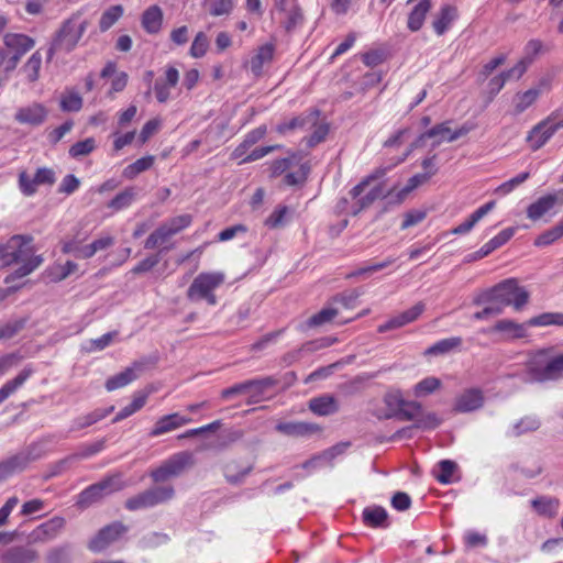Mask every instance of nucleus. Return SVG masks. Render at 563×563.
Returning <instances> with one entry per match:
<instances>
[{
  "instance_id": "bb28decb",
  "label": "nucleus",
  "mask_w": 563,
  "mask_h": 563,
  "mask_svg": "<svg viewBox=\"0 0 563 563\" xmlns=\"http://www.w3.org/2000/svg\"><path fill=\"white\" fill-rule=\"evenodd\" d=\"M33 373V367L27 365L13 379L8 380L0 388V404L9 398L19 387H21Z\"/></svg>"
},
{
  "instance_id": "2eb2a0df",
  "label": "nucleus",
  "mask_w": 563,
  "mask_h": 563,
  "mask_svg": "<svg viewBox=\"0 0 563 563\" xmlns=\"http://www.w3.org/2000/svg\"><path fill=\"white\" fill-rule=\"evenodd\" d=\"M276 430L285 435L299 438L320 432L321 428L317 423L303 421H288L277 423Z\"/></svg>"
},
{
  "instance_id": "58836bf2",
  "label": "nucleus",
  "mask_w": 563,
  "mask_h": 563,
  "mask_svg": "<svg viewBox=\"0 0 563 563\" xmlns=\"http://www.w3.org/2000/svg\"><path fill=\"white\" fill-rule=\"evenodd\" d=\"M136 195L137 191L134 187H128L108 202V208L114 211H120L124 208H128L133 202Z\"/></svg>"
},
{
  "instance_id": "b1692460",
  "label": "nucleus",
  "mask_w": 563,
  "mask_h": 563,
  "mask_svg": "<svg viewBox=\"0 0 563 563\" xmlns=\"http://www.w3.org/2000/svg\"><path fill=\"white\" fill-rule=\"evenodd\" d=\"M275 46L272 43H266L258 47L255 55L249 62L250 69L255 77H260L263 73V66L273 60Z\"/></svg>"
},
{
  "instance_id": "f3484780",
  "label": "nucleus",
  "mask_w": 563,
  "mask_h": 563,
  "mask_svg": "<svg viewBox=\"0 0 563 563\" xmlns=\"http://www.w3.org/2000/svg\"><path fill=\"white\" fill-rule=\"evenodd\" d=\"M3 43L12 55L19 56V58H22V56L35 45L34 38L20 33H7L3 36Z\"/></svg>"
},
{
  "instance_id": "680f3d73",
  "label": "nucleus",
  "mask_w": 563,
  "mask_h": 563,
  "mask_svg": "<svg viewBox=\"0 0 563 563\" xmlns=\"http://www.w3.org/2000/svg\"><path fill=\"white\" fill-rule=\"evenodd\" d=\"M60 108L63 111L77 112L82 108V99L77 92H69L63 96Z\"/></svg>"
},
{
  "instance_id": "a878e982",
  "label": "nucleus",
  "mask_w": 563,
  "mask_h": 563,
  "mask_svg": "<svg viewBox=\"0 0 563 563\" xmlns=\"http://www.w3.org/2000/svg\"><path fill=\"white\" fill-rule=\"evenodd\" d=\"M560 200L558 194H549L539 198L527 209V216L531 220H538L548 211H550Z\"/></svg>"
},
{
  "instance_id": "20e7f679",
  "label": "nucleus",
  "mask_w": 563,
  "mask_h": 563,
  "mask_svg": "<svg viewBox=\"0 0 563 563\" xmlns=\"http://www.w3.org/2000/svg\"><path fill=\"white\" fill-rule=\"evenodd\" d=\"M196 463L195 455L189 451H181L173 454L159 466L150 472V477L156 484L165 483L170 478L178 477Z\"/></svg>"
},
{
  "instance_id": "9b49d317",
  "label": "nucleus",
  "mask_w": 563,
  "mask_h": 563,
  "mask_svg": "<svg viewBox=\"0 0 563 563\" xmlns=\"http://www.w3.org/2000/svg\"><path fill=\"white\" fill-rule=\"evenodd\" d=\"M551 354L552 349H543L530 355L527 362V369L533 380L540 383L547 382V367L550 364Z\"/></svg>"
},
{
  "instance_id": "338daca9",
  "label": "nucleus",
  "mask_w": 563,
  "mask_h": 563,
  "mask_svg": "<svg viewBox=\"0 0 563 563\" xmlns=\"http://www.w3.org/2000/svg\"><path fill=\"white\" fill-rule=\"evenodd\" d=\"M25 318L8 322L0 329V340L13 338L25 327Z\"/></svg>"
},
{
  "instance_id": "864d4df0",
  "label": "nucleus",
  "mask_w": 563,
  "mask_h": 563,
  "mask_svg": "<svg viewBox=\"0 0 563 563\" xmlns=\"http://www.w3.org/2000/svg\"><path fill=\"white\" fill-rule=\"evenodd\" d=\"M561 236H563V219L556 225L540 234L534 244L537 246L549 245Z\"/></svg>"
},
{
  "instance_id": "dca6fc26",
  "label": "nucleus",
  "mask_w": 563,
  "mask_h": 563,
  "mask_svg": "<svg viewBox=\"0 0 563 563\" xmlns=\"http://www.w3.org/2000/svg\"><path fill=\"white\" fill-rule=\"evenodd\" d=\"M47 117L46 108L41 103H32L30 106L20 108L14 119L21 124L40 125Z\"/></svg>"
},
{
  "instance_id": "1a4fd4ad",
  "label": "nucleus",
  "mask_w": 563,
  "mask_h": 563,
  "mask_svg": "<svg viewBox=\"0 0 563 563\" xmlns=\"http://www.w3.org/2000/svg\"><path fill=\"white\" fill-rule=\"evenodd\" d=\"M254 461L238 457L231 459L223 465V476L231 485H241L254 470Z\"/></svg>"
},
{
  "instance_id": "aec40b11",
  "label": "nucleus",
  "mask_w": 563,
  "mask_h": 563,
  "mask_svg": "<svg viewBox=\"0 0 563 563\" xmlns=\"http://www.w3.org/2000/svg\"><path fill=\"white\" fill-rule=\"evenodd\" d=\"M514 234V228H507L503 230L495 238L485 243L477 252L471 254L467 258V262L477 261L489 255L493 251L507 243Z\"/></svg>"
},
{
  "instance_id": "052dcab7",
  "label": "nucleus",
  "mask_w": 563,
  "mask_h": 563,
  "mask_svg": "<svg viewBox=\"0 0 563 563\" xmlns=\"http://www.w3.org/2000/svg\"><path fill=\"white\" fill-rule=\"evenodd\" d=\"M310 173V166L308 163H303L300 165L299 169L294 173H288L285 175V184L289 186H296L303 184L307 179L308 174Z\"/></svg>"
},
{
  "instance_id": "c9c22d12",
  "label": "nucleus",
  "mask_w": 563,
  "mask_h": 563,
  "mask_svg": "<svg viewBox=\"0 0 563 563\" xmlns=\"http://www.w3.org/2000/svg\"><path fill=\"white\" fill-rule=\"evenodd\" d=\"M431 9L430 0H421L410 12L408 18V27L412 32L421 29L427 13Z\"/></svg>"
},
{
  "instance_id": "a211bd4d",
  "label": "nucleus",
  "mask_w": 563,
  "mask_h": 563,
  "mask_svg": "<svg viewBox=\"0 0 563 563\" xmlns=\"http://www.w3.org/2000/svg\"><path fill=\"white\" fill-rule=\"evenodd\" d=\"M65 519L63 517H53L52 519L40 525L32 533L35 542H46L58 536L65 527Z\"/></svg>"
},
{
  "instance_id": "f704fd0d",
  "label": "nucleus",
  "mask_w": 563,
  "mask_h": 563,
  "mask_svg": "<svg viewBox=\"0 0 563 563\" xmlns=\"http://www.w3.org/2000/svg\"><path fill=\"white\" fill-rule=\"evenodd\" d=\"M319 110H312L306 117H296L291 119L289 122L282 123L277 126V132L280 134L286 133L287 131L295 130L297 128H303L306 125L316 126L319 118Z\"/></svg>"
},
{
  "instance_id": "393cba45",
  "label": "nucleus",
  "mask_w": 563,
  "mask_h": 563,
  "mask_svg": "<svg viewBox=\"0 0 563 563\" xmlns=\"http://www.w3.org/2000/svg\"><path fill=\"white\" fill-rule=\"evenodd\" d=\"M532 509L541 517L554 518L559 514L560 500L550 496H538L531 500Z\"/></svg>"
},
{
  "instance_id": "4468645a",
  "label": "nucleus",
  "mask_w": 563,
  "mask_h": 563,
  "mask_svg": "<svg viewBox=\"0 0 563 563\" xmlns=\"http://www.w3.org/2000/svg\"><path fill=\"white\" fill-rule=\"evenodd\" d=\"M179 80V73L178 70L169 66L165 71V78H158L156 79L154 84V92L156 96V99L161 103H165L169 97H170V88L176 87Z\"/></svg>"
},
{
  "instance_id": "4be33fe9",
  "label": "nucleus",
  "mask_w": 563,
  "mask_h": 563,
  "mask_svg": "<svg viewBox=\"0 0 563 563\" xmlns=\"http://www.w3.org/2000/svg\"><path fill=\"white\" fill-rule=\"evenodd\" d=\"M493 332L503 334L504 340H516L527 336V330L525 324L515 322L509 319H503L495 323L492 328Z\"/></svg>"
},
{
  "instance_id": "c756f323",
  "label": "nucleus",
  "mask_w": 563,
  "mask_h": 563,
  "mask_svg": "<svg viewBox=\"0 0 563 563\" xmlns=\"http://www.w3.org/2000/svg\"><path fill=\"white\" fill-rule=\"evenodd\" d=\"M363 521L372 528H386L388 527V515L380 506L367 507L363 510Z\"/></svg>"
},
{
  "instance_id": "c85d7f7f",
  "label": "nucleus",
  "mask_w": 563,
  "mask_h": 563,
  "mask_svg": "<svg viewBox=\"0 0 563 563\" xmlns=\"http://www.w3.org/2000/svg\"><path fill=\"white\" fill-rule=\"evenodd\" d=\"M266 126L261 125L251 132H249L243 140V142L235 147V150L232 152L231 156L234 159H238L246 154V152L258 141H261L265 134H266Z\"/></svg>"
},
{
  "instance_id": "13d9d810",
  "label": "nucleus",
  "mask_w": 563,
  "mask_h": 563,
  "mask_svg": "<svg viewBox=\"0 0 563 563\" xmlns=\"http://www.w3.org/2000/svg\"><path fill=\"white\" fill-rule=\"evenodd\" d=\"M440 386H441V380L439 378L427 377V378L422 379L421 382H419L415 386V395L417 397L427 396V395L435 391L437 389H439Z\"/></svg>"
},
{
  "instance_id": "3c124183",
  "label": "nucleus",
  "mask_w": 563,
  "mask_h": 563,
  "mask_svg": "<svg viewBox=\"0 0 563 563\" xmlns=\"http://www.w3.org/2000/svg\"><path fill=\"white\" fill-rule=\"evenodd\" d=\"M276 383V379H274L273 377L246 380V384H252L251 386H249L247 395H250L253 398H256L264 394V391L267 390L268 388L275 386Z\"/></svg>"
},
{
  "instance_id": "5fc2aeb1",
  "label": "nucleus",
  "mask_w": 563,
  "mask_h": 563,
  "mask_svg": "<svg viewBox=\"0 0 563 563\" xmlns=\"http://www.w3.org/2000/svg\"><path fill=\"white\" fill-rule=\"evenodd\" d=\"M547 382L563 378V353L554 354L552 352L550 364L548 365Z\"/></svg>"
},
{
  "instance_id": "6e6d98bb",
  "label": "nucleus",
  "mask_w": 563,
  "mask_h": 563,
  "mask_svg": "<svg viewBox=\"0 0 563 563\" xmlns=\"http://www.w3.org/2000/svg\"><path fill=\"white\" fill-rule=\"evenodd\" d=\"M173 249V245L163 247L157 254L147 256L143 261H141L136 266H134L131 271V273L139 275L146 272H150L152 268H154L161 261L159 254L164 251H168Z\"/></svg>"
},
{
  "instance_id": "8fccbe9b",
  "label": "nucleus",
  "mask_w": 563,
  "mask_h": 563,
  "mask_svg": "<svg viewBox=\"0 0 563 563\" xmlns=\"http://www.w3.org/2000/svg\"><path fill=\"white\" fill-rule=\"evenodd\" d=\"M338 313L339 310L335 308H323L318 313L311 316L308 319L307 324L310 328L323 325L325 323L331 322L338 316Z\"/></svg>"
},
{
  "instance_id": "2f4dec72",
  "label": "nucleus",
  "mask_w": 563,
  "mask_h": 563,
  "mask_svg": "<svg viewBox=\"0 0 563 563\" xmlns=\"http://www.w3.org/2000/svg\"><path fill=\"white\" fill-rule=\"evenodd\" d=\"M22 235H13L7 243L0 244V268L15 264L14 252L19 250Z\"/></svg>"
},
{
  "instance_id": "39448f33",
  "label": "nucleus",
  "mask_w": 563,
  "mask_h": 563,
  "mask_svg": "<svg viewBox=\"0 0 563 563\" xmlns=\"http://www.w3.org/2000/svg\"><path fill=\"white\" fill-rule=\"evenodd\" d=\"M385 175L384 168H378L371 175H368L366 178H364L360 184L354 186L350 190V196L353 199H357L356 202L352 206L351 214L357 216L362 210L368 208L371 205H373L374 201L377 199L386 197L389 191H386L383 187V184H378L374 186L366 195L360 197L365 188L374 180L379 179Z\"/></svg>"
},
{
  "instance_id": "a18cd8bd",
  "label": "nucleus",
  "mask_w": 563,
  "mask_h": 563,
  "mask_svg": "<svg viewBox=\"0 0 563 563\" xmlns=\"http://www.w3.org/2000/svg\"><path fill=\"white\" fill-rule=\"evenodd\" d=\"M174 234L163 223L148 235L144 243V247L147 250H153L156 246L164 244Z\"/></svg>"
},
{
  "instance_id": "774afa93",
  "label": "nucleus",
  "mask_w": 563,
  "mask_h": 563,
  "mask_svg": "<svg viewBox=\"0 0 563 563\" xmlns=\"http://www.w3.org/2000/svg\"><path fill=\"white\" fill-rule=\"evenodd\" d=\"M56 181L55 172L48 167H41L34 175V181L37 186L48 185L52 186Z\"/></svg>"
},
{
  "instance_id": "ea45409f",
  "label": "nucleus",
  "mask_w": 563,
  "mask_h": 563,
  "mask_svg": "<svg viewBox=\"0 0 563 563\" xmlns=\"http://www.w3.org/2000/svg\"><path fill=\"white\" fill-rule=\"evenodd\" d=\"M154 164V156L148 155L136 159L134 163L126 166L123 170V176L128 179H133L139 174L150 169Z\"/></svg>"
},
{
  "instance_id": "603ef678",
  "label": "nucleus",
  "mask_w": 563,
  "mask_h": 563,
  "mask_svg": "<svg viewBox=\"0 0 563 563\" xmlns=\"http://www.w3.org/2000/svg\"><path fill=\"white\" fill-rule=\"evenodd\" d=\"M123 9L121 5H113L104 11L99 21L101 32L108 31L122 15Z\"/></svg>"
},
{
  "instance_id": "de8ad7c7",
  "label": "nucleus",
  "mask_w": 563,
  "mask_h": 563,
  "mask_svg": "<svg viewBox=\"0 0 563 563\" xmlns=\"http://www.w3.org/2000/svg\"><path fill=\"white\" fill-rule=\"evenodd\" d=\"M26 463H31L42 459L46 454V442L44 440L33 442L21 450Z\"/></svg>"
},
{
  "instance_id": "49530a36",
  "label": "nucleus",
  "mask_w": 563,
  "mask_h": 563,
  "mask_svg": "<svg viewBox=\"0 0 563 563\" xmlns=\"http://www.w3.org/2000/svg\"><path fill=\"white\" fill-rule=\"evenodd\" d=\"M41 65L42 56L40 51H36L22 67V70L26 74V78L30 82H35L38 79Z\"/></svg>"
},
{
  "instance_id": "e433bc0d",
  "label": "nucleus",
  "mask_w": 563,
  "mask_h": 563,
  "mask_svg": "<svg viewBox=\"0 0 563 563\" xmlns=\"http://www.w3.org/2000/svg\"><path fill=\"white\" fill-rule=\"evenodd\" d=\"M114 410V406H110L108 408H98L92 412L80 417L75 420L73 430H81L88 428L96 422L102 420L107 416H109Z\"/></svg>"
},
{
  "instance_id": "7c9ffc66",
  "label": "nucleus",
  "mask_w": 563,
  "mask_h": 563,
  "mask_svg": "<svg viewBox=\"0 0 563 563\" xmlns=\"http://www.w3.org/2000/svg\"><path fill=\"white\" fill-rule=\"evenodd\" d=\"M162 22L163 11L158 5L150 7L142 15V25L151 34H155L161 30Z\"/></svg>"
},
{
  "instance_id": "cd10ccee",
  "label": "nucleus",
  "mask_w": 563,
  "mask_h": 563,
  "mask_svg": "<svg viewBox=\"0 0 563 563\" xmlns=\"http://www.w3.org/2000/svg\"><path fill=\"white\" fill-rule=\"evenodd\" d=\"M33 373V367L27 365L13 379L8 380L0 388V404L9 398L19 387H21Z\"/></svg>"
},
{
  "instance_id": "f03ea898",
  "label": "nucleus",
  "mask_w": 563,
  "mask_h": 563,
  "mask_svg": "<svg viewBox=\"0 0 563 563\" xmlns=\"http://www.w3.org/2000/svg\"><path fill=\"white\" fill-rule=\"evenodd\" d=\"M87 26L88 21L82 20L78 13L64 21L51 42L47 51V62L49 63L58 51L67 53L74 51Z\"/></svg>"
},
{
  "instance_id": "7ed1b4c3",
  "label": "nucleus",
  "mask_w": 563,
  "mask_h": 563,
  "mask_svg": "<svg viewBox=\"0 0 563 563\" xmlns=\"http://www.w3.org/2000/svg\"><path fill=\"white\" fill-rule=\"evenodd\" d=\"M225 280V275L221 272L200 273L192 280L187 290L188 300L196 302L206 300L210 306L217 305L214 290Z\"/></svg>"
},
{
  "instance_id": "72a5a7b5",
  "label": "nucleus",
  "mask_w": 563,
  "mask_h": 563,
  "mask_svg": "<svg viewBox=\"0 0 563 563\" xmlns=\"http://www.w3.org/2000/svg\"><path fill=\"white\" fill-rule=\"evenodd\" d=\"M422 406L417 401H407L404 399L399 410L388 413L387 418H397L402 421H415L421 413Z\"/></svg>"
},
{
  "instance_id": "412c9836",
  "label": "nucleus",
  "mask_w": 563,
  "mask_h": 563,
  "mask_svg": "<svg viewBox=\"0 0 563 563\" xmlns=\"http://www.w3.org/2000/svg\"><path fill=\"white\" fill-rule=\"evenodd\" d=\"M142 371V364L134 363L132 366L126 367L121 373L111 376L106 382V389L113 391L122 388L137 378V372Z\"/></svg>"
},
{
  "instance_id": "c03bdc74",
  "label": "nucleus",
  "mask_w": 563,
  "mask_h": 563,
  "mask_svg": "<svg viewBox=\"0 0 563 563\" xmlns=\"http://www.w3.org/2000/svg\"><path fill=\"white\" fill-rule=\"evenodd\" d=\"M541 91L542 89L531 88L522 93H517L515 104L516 112L521 113L531 104H533L538 97L540 96Z\"/></svg>"
},
{
  "instance_id": "6ab92c4d",
  "label": "nucleus",
  "mask_w": 563,
  "mask_h": 563,
  "mask_svg": "<svg viewBox=\"0 0 563 563\" xmlns=\"http://www.w3.org/2000/svg\"><path fill=\"white\" fill-rule=\"evenodd\" d=\"M37 559V551L18 545L5 550L0 556V563H34Z\"/></svg>"
},
{
  "instance_id": "473e14b6",
  "label": "nucleus",
  "mask_w": 563,
  "mask_h": 563,
  "mask_svg": "<svg viewBox=\"0 0 563 563\" xmlns=\"http://www.w3.org/2000/svg\"><path fill=\"white\" fill-rule=\"evenodd\" d=\"M456 15L457 13L455 7L449 4L442 7L432 23L435 33L438 35H443L449 29L450 24L455 20Z\"/></svg>"
},
{
  "instance_id": "9d476101",
  "label": "nucleus",
  "mask_w": 563,
  "mask_h": 563,
  "mask_svg": "<svg viewBox=\"0 0 563 563\" xmlns=\"http://www.w3.org/2000/svg\"><path fill=\"white\" fill-rule=\"evenodd\" d=\"M128 528L120 521H114L103 527L97 536L90 540L88 548L93 552H100L117 541L126 532Z\"/></svg>"
},
{
  "instance_id": "09e8293b",
  "label": "nucleus",
  "mask_w": 563,
  "mask_h": 563,
  "mask_svg": "<svg viewBox=\"0 0 563 563\" xmlns=\"http://www.w3.org/2000/svg\"><path fill=\"white\" fill-rule=\"evenodd\" d=\"M102 498L103 497L101 496L100 492H98L95 484H92L79 494L76 505L79 508L85 509L100 501Z\"/></svg>"
},
{
  "instance_id": "a19ab883",
  "label": "nucleus",
  "mask_w": 563,
  "mask_h": 563,
  "mask_svg": "<svg viewBox=\"0 0 563 563\" xmlns=\"http://www.w3.org/2000/svg\"><path fill=\"white\" fill-rule=\"evenodd\" d=\"M441 419L434 412L423 413L421 411L412 427L405 428L400 430L398 433L406 432L407 430H411L412 428L432 430L439 427Z\"/></svg>"
},
{
  "instance_id": "69168bd1",
  "label": "nucleus",
  "mask_w": 563,
  "mask_h": 563,
  "mask_svg": "<svg viewBox=\"0 0 563 563\" xmlns=\"http://www.w3.org/2000/svg\"><path fill=\"white\" fill-rule=\"evenodd\" d=\"M208 46L209 41L207 35L203 32H199L191 44L190 55L195 58L202 57L206 54Z\"/></svg>"
},
{
  "instance_id": "4d7b16f0",
  "label": "nucleus",
  "mask_w": 563,
  "mask_h": 563,
  "mask_svg": "<svg viewBox=\"0 0 563 563\" xmlns=\"http://www.w3.org/2000/svg\"><path fill=\"white\" fill-rule=\"evenodd\" d=\"M96 148V142L93 137H88L84 141L75 143L69 148V155L74 158L86 156Z\"/></svg>"
},
{
  "instance_id": "e2e57ef3",
  "label": "nucleus",
  "mask_w": 563,
  "mask_h": 563,
  "mask_svg": "<svg viewBox=\"0 0 563 563\" xmlns=\"http://www.w3.org/2000/svg\"><path fill=\"white\" fill-rule=\"evenodd\" d=\"M191 220L192 218L190 214H181L169 219L168 221L164 222V224L175 235L189 227Z\"/></svg>"
},
{
  "instance_id": "37998d69",
  "label": "nucleus",
  "mask_w": 563,
  "mask_h": 563,
  "mask_svg": "<svg viewBox=\"0 0 563 563\" xmlns=\"http://www.w3.org/2000/svg\"><path fill=\"white\" fill-rule=\"evenodd\" d=\"M462 343V339L459 336L443 339L437 343H434L432 346H430L426 354L428 355H440L451 352L452 350L459 347Z\"/></svg>"
},
{
  "instance_id": "6e6552de",
  "label": "nucleus",
  "mask_w": 563,
  "mask_h": 563,
  "mask_svg": "<svg viewBox=\"0 0 563 563\" xmlns=\"http://www.w3.org/2000/svg\"><path fill=\"white\" fill-rule=\"evenodd\" d=\"M555 119L556 112H552L529 131L527 142L532 151L540 150L559 129L563 128V121L556 122Z\"/></svg>"
},
{
  "instance_id": "ddd939ff",
  "label": "nucleus",
  "mask_w": 563,
  "mask_h": 563,
  "mask_svg": "<svg viewBox=\"0 0 563 563\" xmlns=\"http://www.w3.org/2000/svg\"><path fill=\"white\" fill-rule=\"evenodd\" d=\"M190 422L191 418L180 416L177 412L163 416L155 422L154 428L150 432V437H159Z\"/></svg>"
},
{
  "instance_id": "4c0bfd02",
  "label": "nucleus",
  "mask_w": 563,
  "mask_h": 563,
  "mask_svg": "<svg viewBox=\"0 0 563 563\" xmlns=\"http://www.w3.org/2000/svg\"><path fill=\"white\" fill-rule=\"evenodd\" d=\"M96 489L100 492L102 497L109 496L113 493L122 490L126 484L122 481L120 474H114L103 478L95 484Z\"/></svg>"
},
{
  "instance_id": "0e129e2a",
  "label": "nucleus",
  "mask_w": 563,
  "mask_h": 563,
  "mask_svg": "<svg viewBox=\"0 0 563 563\" xmlns=\"http://www.w3.org/2000/svg\"><path fill=\"white\" fill-rule=\"evenodd\" d=\"M47 563H70V549L68 545L52 549L46 556Z\"/></svg>"
},
{
  "instance_id": "79ce46f5",
  "label": "nucleus",
  "mask_w": 563,
  "mask_h": 563,
  "mask_svg": "<svg viewBox=\"0 0 563 563\" xmlns=\"http://www.w3.org/2000/svg\"><path fill=\"white\" fill-rule=\"evenodd\" d=\"M528 325L532 327H545V325H563V313L562 312H544L537 317L531 318Z\"/></svg>"
},
{
  "instance_id": "f257e3e1",
  "label": "nucleus",
  "mask_w": 563,
  "mask_h": 563,
  "mask_svg": "<svg viewBox=\"0 0 563 563\" xmlns=\"http://www.w3.org/2000/svg\"><path fill=\"white\" fill-rule=\"evenodd\" d=\"M529 292L518 285L514 278L506 279L493 288L483 291L474 299L475 305L485 302L500 303L504 308L512 306L515 310H521L529 301Z\"/></svg>"
},
{
  "instance_id": "5701e85b",
  "label": "nucleus",
  "mask_w": 563,
  "mask_h": 563,
  "mask_svg": "<svg viewBox=\"0 0 563 563\" xmlns=\"http://www.w3.org/2000/svg\"><path fill=\"white\" fill-rule=\"evenodd\" d=\"M308 407L318 416H330L339 411L336 398L329 394L310 399Z\"/></svg>"
},
{
  "instance_id": "bf43d9fd",
  "label": "nucleus",
  "mask_w": 563,
  "mask_h": 563,
  "mask_svg": "<svg viewBox=\"0 0 563 563\" xmlns=\"http://www.w3.org/2000/svg\"><path fill=\"white\" fill-rule=\"evenodd\" d=\"M440 473L435 474V478L442 484H449L452 482V475L455 472L457 465L451 460H442L438 464Z\"/></svg>"
},
{
  "instance_id": "423d86ee",
  "label": "nucleus",
  "mask_w": 563,
  "mask_h": 563,
  "mask_svg": "<svg viewBox=\"0 0 563 563\" xmlns=\"http://www.w3.org/2000/svg\"><path fill=\"white\" fill-rule=\"evenodd\" d=\"M175 497V489L172 485L153 486L140 494H136L125 500V508L135 511L145 508H152L159 504H165Z\"/></svg>"
},
{
  "instance_id": "f8f14e48",
  "label": "nucleus",
  "mask_w": 563,
  "mask_h": 563,
  "mask_svg": "<svg viewBox=\"0 0 563 563\" xmlns=\"http://www.w3.org/2000/svg\"><path fill=\"white\" fill-rule=\"evenodd\" d=\"M484 394L479 388H470L464 390L454 404V411L456 412H471L483 407Z\"/></svg>"
},
{
  "instance_id": "0eeeda50",
  "label": "nucleus",
  "mask_w": 563,
  "mask_h": 563,
  "mask_svg": "<svg viewBox=\"0 0 563 563\" xmlns=\"http://www.w3.org/2000/svg\"><path fill=\"white\" fill-rule=\"evenodd\" d=\"M32 240L33 239L31 236L22 235L20 247L14 252L15 264L21 263L22 265L5 277L4 282L7 284L27 276L43 263V257L41 255L33 254L34 251L31 246Z\"/></svg>"
}]
</instances>
